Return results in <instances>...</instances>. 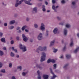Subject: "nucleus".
Listing matches in <instances>:
<instances>
[{
    "instance_id": "obj_27",
    "label": "nucleus",
    "mask_w": 79,
    "mask_h": 79,
    "mask_svg": "<svg viewBox=\"0 0 79 79\" xmlns=\"http://www.w3.org/2000/svg\"><path fill=\"white\" fill-rule=\"evenodd\" d=\"M3 55V52L2 51H0V56H2Z\"/></svg>"
},
{
    "instance_id": "obj_46",
    "label": "nucleus",
    "mask_w": 79,
    "mask_h": 79,
    "mask_svg": "<svg viewBox=\"0 0 79 79\" xmlns=\"http://www.w3.org/2000/svg\"><path fill=\"white\" fill-rule=\"evenodd\" d=\"M2 35H3V33H0V36L2 37Z\"/></svg>"
},
{
    "instance_id": "obj_23",
    "label": "nucleus",
    "mask_w": 79,
    "mask_h": 79,
    "mask_svg": "<svg viewBox=\"0 0 79 79\" xmlns=\"http://www.w3.org/2000/svg\"><path fill=\"white\" fill-rule=\"evenodd\" d=\"M79 50V47L78 48H77L74 51V52L75 53H77V51H78V50Z\"/></svg>"
},
{
    "instance_id": "obj_1",
    "label": "nucleus",
    "mask_w": 79,
    "mask_h": 79,
    "mask_svg": "<svg viewBox=\"0 0 79 79\" xmlns=\"http://www.w3.org/2000/svg\"><path fill=\"white\" fill-rule=\"evenodd\" d=\"M39 50L40 51H46L47 47H42L40 46H39L38 48L36 50V52L38 53H39Z\"/></svg>"
},
{
    "instance_id": "obj_11",
    "label": "nucleus",
    "mask_w": 79,
    "mask_h": 79,
    "mask_svg": "<svg viewBox=\"0 0 79 79\" xmlns=\"http://www.w3.org/2000/svg\"><path fill=\"white\" fill-rule=\"evenodd\" d=\"M44 27V24L43 23H42L40 27V29L42 31H44V29H45V28Z\"/></svg>"
},
{
    "instance_id": "obj_12",
    "label": "nucleus",
    "mask_w": 79,
    "mask_h": 79,
    "mask_svg": "<svg viewBox=\"0 0 79 79\" xmlns=\"http://www.w3.org/2000/svg\"><path fill=\"white\" fill-rule=\"evenodd\" d=\"M37 73L38 75V79H41V76H40V71H39V70H38Z\"/></svg>"
},
{
    "instance_id": "obj_2",
    "label": "nucleus",
    "mask_w": 79,
    "mask_h": 79,
    "mask_svg": "<svg viewBox=\"0 0 79 79\" xmlns=\"http://www.w3.org/2000/svg\"><path fill=\"white\" fill-rule=\"evenodd\" d=\"M42 56L41 57V62H42V61H45V57H46V54L44 52H42Z\"/></svg>"
},
{
    "instance_id": "obj_50",
    "label": "nucleus",
    "mask_w": 79,
    "mask_h": 79,
    "mask_svg": "<svg viewBox=\"0 0 79 79\" xmlns=\"http://www.w3.org/2000/svg\"><path fill=\"white\" fill-rule=\"evenodd\" d=\"M20 29V27H17V30H19V29Z\"/></svg>"
},
{
    "instance_id": "obj_45",
    "label": "nucleus",
    "mask_w": 79,
    "mask_h": 79,
    "mask_svg": "<svg viewBox=\"0 0 79 79\" xmlns=\"http://www.w3.org/2000/svg\"><path fill=\"white\" fill-rule=\"evenodd\" d=\"M46 10L45 8H43V11H45Z\"/></svg>"
},
{
    "instance_id": "obj_49",
    "label": "nucleus",
    "mask_w": 79,
    "mask_h": 79,
    "mask_svg": "<svg viewBox=\"0 0 79 79\" xmlns=\"http://www.w3.org/2000/svg\"><path fill=\"white\" fill-rule=\"evenodd\" d=\"M3 50H6V48L5 47H4L3 48Z\"/></svg>"
},
{
    "instance_id": "obj_3",
    "label": "nucleus",
    "mask_w": 79,
    "mask_h": 79,
    "mask_svg": "<svg viewBox=\"0 0 79 79\" xmlns=\"http://www.w3.org/2000/svg\"><path fill=\"white\" fill-rule=\"evenodd\" d=\"M19 47L21 49V50H23V52H26L27 50L26 48V47L25 46L22 45V44H20L19 46Z\"/></svg>"
},
{
    "instance_id": "obj_59",
    "label": "nucleus",
    "mask_w": 79,
    "mask_h": 79,
    "mask_svg": "<svg viewBox=\"0 0 79 79\" xmlns=\"http://www.w3.org/2000/svg\"><path fill=\"white\" fill-rule=\"evenodd\" d=\"M61 25H63V23H60Z\"/></svg>"
},
{
    "instance_id": "obj_42",
    "label": "nucleus",
    "mask_w": 79,
    "mask_h": 79,
    "mask_svg": "<svg viewBox=\"0 0 79 79\" xmlns=\"http://www.w3.org/2000/svg\"><path fill=\"white\" fill-rule=\"evenodd\" d=\"M66 50V46H65L64 47V48H63V50L64 51V50Z\"/></svg>"
},
{
    "instance_id": "obj_35",
    "label": "nucleus",
    "mask_w": 79,
    "mask_h": 79,
    "mask_svg": "<svg viewBox=\"0 0 79 79\" xmlns=\"http://www.w3.org/2000/svg\"><path fill=\"white\" fill-rule=\"evenodd\" d=\"M76 2L73 1L72 2V4L73 5H76Z\"/></svg>"
},
{
    "instance_id": "obj_51",
    "label": "nucleus",
    "mask_w": 79,
    "mask_h": 79,
    "mask_svg": "<svg viewBox=\"0 0 79 79\" xmlns=\"http://www.w3.org/2000/svg\"><path fill=\"white\" fill-rule=\"evenodd\" d=\"M45 3L46 5H48V2H45Z\"/></svg>"
},
{
    "instance_id": "obj_55",
    "label": "nucleus",
    "mask_w": 79,
    "mask_h": 79,
    "mask_svg": "<svg viewBox=\"0 0 79 79\" xmlns=\"http://www.w3.org/2000/svg\"><path fill=\"white\" fill-rule=\"evenodd\" d=\"M60 58H63V56L62 55L60 57Z\"/></svg>"
},
{
    "instance_id": "obj_22",
    "label": "nucleus",
    "mask_w": 79,
    "mask_h": 79,
    "mask_svg": "<svg viewBox=\"0 0 79 79\" xmlns=\"http://www.w3.org/2000/svg\"><path fill=\"white\" fill-rule=\"evenodd\" d=\"M71 43L70 44V45L71 47H72L74 45V44H73V40H71Z\"/></svg>"
},
{
    "instance_id": "obj_36",
    "label": "nucleus",
    "mask_w": 79,
    "mask_h": 79,
    "mask_svg": "<svg viewBox=\"0 0 79 79\" xmlns=\"http://www.w3.org/2000/svg\"><path fill=\"white\" fill-rule=\"evenodd\" d=\"M34 27H35V28H37V27H38V25H37L36 24H34Z\"/></svg>"
},
{
    "instance_id": "obj_13",
    "label": "nucleus",
    "mask_w": 79,
    "mask_h": 79,
    "mask_svg": "<svg viewBox=\"0 0 79 79\" xmlns=\"http://www.w3.org/2000/svg\"><path fill=\"white\" fill-rule=\"evenodd\" d=\"M24 2L26 4L29 5H32V4L30 3V1H27L26 0H24Z\"/></svg>"
},
{
    "instance_id": "obj_4",
    "label": "nucleus",
    "mask_w": 79,
    "mask_h": 79,
    "mask_svg": "<svg viewBox=\"0 0 79 79\" xmlns=\"http://www.w3.org/2000/svg\"><path fill=\"white\" fill-rule=\"evenodd\" d=\"M50 71H51V73L52 74H53V77L51 78L52 79H55V78L56 77V76L55 74H54V73L52 71V68L50 69Z\"/></svg>"
},
{
    "instance_id": "obj_31",
    "label": "nucleus",
    "mask_w": 79,
    "mask_h": 79,
    "mask_svg": "<svg viewBox=\"0 0 79 79\" xmlns=\"http://www.w3.org/2000/svg\"><path fill=\"white\" fill-rule=\"evenodd\" d=\"M22 69V67L21 66L17 67V69H19L20 71Z\"/></svg>"
},
{
    "instance_id": "obj_56",
    "label": "nucleus",
    "mask_w": 79,
    "mask_h": 79,
    "mask_svg": "<svg viewBox=\"0 0 79 79\" xmlns=\"http://www.w3.org/2000/svg\"><path fill=\"white\" fill-rule=\"evenodd\" d=\"M42 8H45V6L43 5L42 6Z\"/></svg>"
},
{
    "instance_id": "obj_10",
    "label": "nucleus",
    "mask_w": 79,
    "mask_h": 79,
    "mask_svg": "<svg viewBox=\"0 0 79 79\" xmlns=\"http://www.w3.org/2000/svg\"><path fill=\"white\" fill-rule=\"evenodd\" d=\"M43 77L44 79H48V75H44L43 76Z\"/></svg>"
},
{
    "instance_id": "obj_34",
    "label": "nucleus",
    "mask_w": 79,
    "mask_h": 79,
    "mask_svg": "<svg viewBox=\"0 0 79 79\" xmlns=\"http://www.w3.org/2000/svg\"><path fill=\"white\" fill-rule=\"evenodd\" d=\"M52 3L54 4V3H56V1L55 0H52Z\"/></svg>"
},
{
    "instance_id": "obj_37",
    "label": "nucleus",
    "mask_w": 79,
    "mask_h": 79,
    "mask_svg": "<svg viewBox=\"0 0 79 79\" xmlns=\"http://www.w3.org/2000/svg\"><path fill=\"white\" fill-rule=\"evenodd\" d=\"M9 67L10 68H11L12 67V64L10 63L9 64Z\"/></svg>"
},
{
    "instance_id": "obj_30",
    "label": "nucleus",
    "mask_w": 79,
    "mask_h": 79,
    "mask_svg": "<svg viewBox=\"0 0 79 79\" xmlns=\"http://www.w3.org/2000/svg\"><path fill=\"white\" fill-rule=\"evenodd\" d=\"M10 56H15V54H14V53L12 52H11L10 54Z\"/></svg>"
},
{
    "instance_id": "obj_15",
    "label": "nucleus",
    "mask_w": 79,
    "mask_h": 79,
    "mask_svg": "<svg viewBox=\"0 0 79 79\" xmlns=\"http://www.w3.org/2000/svg\"><path fill=\"white\" fill-rule=\"evenodd\" d=\"M55 43V40H53V41H51V44L50 45V47H51L53 45H54V44Z\"/></svg>"
},
{
    "instance_id": "obj_19",
    "label": "nucleus",
    "mask_w": 79,
    "mask_h": 79,
    "mask_svg": "<svg viewBox=\"0 0 79 79\" xmlns=\"http://www.w3.org/2000/svg\"><path fill=\"white\" fill-rule=\"evenodd\" d=\"M1 41L5 43V38H2L1 39Z\"/></svg>"
},
{
    "instance_id": "obj_16",
    "label": "nucleus",
    "mask_w": 79,
    "mask_h": 79,
    "mask_svg": "<svg viewBox=\"0 0 79 79\" xmlns=\"http://www.w3.org/2000/svg\"><path fill=\"white\" fill-rule=\"evenodd\" d=\"M66 58H67V59H69V58H71V55L68 54H66Z\"/></svg>"
},
{
    "instance_id": "obj_53",
    "label": "nucleus",
    "mask_w": 79,
    "mask_h": 79,
    "mask_svg": "<svg viewBox=\"0 0 79 79\" xmlns=\"http://www.w3.org/2000/svg\"><path fill=\"white\" fill-rule=\"evenodd\" d=\"M25 32H28V30L27 29H25Z\"/></svg>"
},
{
    "instance_id": "obj_44",
    "label": "nucleus",
    "mask_w": 79,
    "mask_h": 79,
    "mask_svg": "<svg viewBox=\"0 0 79 79\" xmlns=\"http://www.w3.org/2000/svg\"><path fill=\"white\" fill-rule=\"evenodd\" d=\"M2 67V64L0 62V68Z\"/></svg>"
},
{
    "instance_id": "obj_38",
    "label": "nucleus",
    "mask_w": 79,
    "mask_h": 79,
    "mask_svg": "<svg viewBox=\"0 0 79 79\" xmlns=\"http://www.w3.org/2000/svg\"><path fill=\"white\" fill-rule=\"evenodd\" d=\"M26 74H27V73H24V72H23L22 73V75L23 76H25Z\"/></svg>"
},
{
    "instance_id": "obj_14",
    "label": "nucleus",
    "mask_w": 79,
    "mask_h": 79,
    "mask_svg": "<svg viewBox=\"0 0 79 79\" xmlns=\"http://www.w3.org/2000/svg\"><path fill=\"white\" fill-rule=\"evenodd\" d=\"M57 31H58V29L55 28L53 31V32L54 34H56L57 33Z\"/></svg>"
},
{
    "instance_id": "obj_21",
    "label": "nucleus",
    "mask_w": 79,
    "mask_h": 79,
    "mask_svg": "<svg viewBox=\"0 0 79 79\" xmlns=\"http://www.w3.org/2000/svg\"><path fill=\"white\" fill-rule=\"evenodd\" d=\"M52 8L53 10H54V11H56V10H55V5H53L52 6Z\"/></svg>"
},
{
    "instance_id": "obj_52",
    "label": "nucleus",
    "mask_w": 79,
    "mask_h": 79,
    "mask_svg": "<svg viewBox=\"0 0 79 79\" xmlns=\"http://www.w3.org/2000/svg\"><path fill=\"white\" fill-rule=\"evenodd\" d=\"M29 18H27L26 20H27V21H29Z\"/></svg>"
},
{
    "instance_id": "obj_18",
    "label": "nucleus",
    "mask_w": 79,
    "mask_h": 79,
    "mask_svg": "<svg viewBox=\"0 0 79 79\" xmlns=\"http://www.w3.org/2000/svg\"><path fill=\"white\" fill-rule=\"evenodd\" d=\"M15 23V20H12L10 22V24H13Z\"/></svg>"
},
{
    "instance_id": "obj_47",
    "label": "nucleus",
    "mask_w": 79,
    "mask_h": 79,
    "mask_svg": "<svg viewBox=\"0 0 79 79\" xmlns=\"http://www.w3.org/2000/svg\"><path fill=\"white\" fill-rule=\"evenodd\" d=\"M7 26V23H4V26Z\"/></svg>"
},
{
    "instance_id": "obj_26",
    "label": "nucleus",
    "mask_w": 79,
    "mask_h": 79,
    "mask_svg": "<svg viewBox=\"0 0 79 79\" xmlns=\"http://www.w3.org/2000/svg\"><path fill=\"white\" fill-rule=\"evenodd\" d=\"M1 73H5V69H2L1 70Z\"/></svg>"
},
{
    "instance_id": "obj_8",
    "label": "nucleus",
    "mask_w": 79,
    "mask_h": 79,
    "mask_svg": "<svg viewBox=\"0 0 79 79\" xmlns=\"http://www.w3.org/2000/svg\"><path fill=\"white\" fill-rule=\"evenodd\" d=\"M23 1H24V0H21V1H20L19 2V3H16L15 4V7H17V6H18V5H19H19H20V4H21V3H22V2H23Z\"/></svg>"
},
{
    "instance_id": "obj_9",
    "label": "nucleus",
    "mask_w": 79,
    "mask_h": 79,
    "mask_svg": "<svg viewBox=\"0 0 79 79\" xmlns=\"http://www.w3.org/2000/svg\"><path fill=\"white\" fill-rule=\"evenodd\" d=\"M67 33L68 31L67 30V29L66 28H65L64 31V35H67Z\"/></svg>"
},
{
    "instance_id": "obj_54",
    "label": "nucleus",
    "mask_w": 79,
    "mask_h": 79,
    "mask_svg": "<svg viewBox=\"0 0 79 79\" xmlns=\"http://www.w3.org/2000/svg\"><path fill=\"white\" fill-rule=\"evenodd\" d=\"M32 41H33L32 39H30V41L31 42H32Z\"/></svg>"
},
{
    "instance_id": "obj_29",
    "label": "nucleus",
    "mask_w": 79,
    "mask_h": 79,
    "mask_svg": "<svg viewBox=\"0 0 79 79\" xmlns=\"http://www.w3.org/2000/svg\"><path fill=\"white\" fill-rule=\"evenodd\" d=\"M53 69H56V64H55L53 65Z\"/></svg>"
},
{
    "instance_id": "obj_7",
    "label": "nucleus",
    "mask_w": 79,
    "mask_h": 79,
    "mask_svg": "<svg viewBox=\"0 0 79 79\" xmlns=\"http://www.w3.org/2000/svg\"><path fill=\"white\" fill-rule=\"evenodd\" d=\"M42 33H40L39 35L38 36V40H42Z\"/></svg>"
},
{
    "instance_id": "obj_32",
    "label": "nucleus",
    "mask_w": 79,
    "mask_h": 79,
    "mask_svg": "<svg viewBox=\"0 0 79 79\" xmlns=\"http://www.w3.org/2000/svg\"><path fill=\"white\" fill-rule=\"evenodd\" d=\"M68 66V64H66L64 66V69H66L67 68Z\"/></svg>"
},
{
    "instance_id": "obj_28",
    "label": "nucleus",
    "mask_w": 79,
    "mask_h": 79,
    "mask_svg": "<svg viewBox=\"0 0 79 79\" xmlns=\"http://www.w3.org/2000/svg\"><path fill=\"white\" fill-rule=\"evenodd\" d=\"M12 48L13 50L14 51H15V52H17V50L15 49L14 47H12Z\"/></svg>"
},
{
    "instance_id": "obj_43",
    "label": "nucleus",
    "mask_w": 79,
    "mask_h": 79,
    "mask_svg": "<svg viewBox=\"0 0 79 79\" xmlns=\"http://www.w3.org/2000/svg\"><path fill=\"white\" fill-rule=\"evenodd\" d=\"M16 39L18 40H19V37L17 36L16 37Z\"/></svg>"
},
{
    "instance_id": "obj_39",
    "label": "nucleus",
    "mask_w": 79,
    "mask_h": 79,
    "mask_svg": "<svg viewBox=\"0 0 79 79\" xmlns=\"http://www.w3.org/2000/svg\"><path fill=\"white\" fill-rule=\"evenodd\" d=\"M14 28V27L13 26H11L10 27V29H13Z\"/></svg>"
},
{
    "instance_id": "obj_5",
    "label": "nucleus",
    "mask_w": 79,
    "mask_h": 79,
    "mask_svg": "<svg viewBox=\"0 0 79 79\" xmlns=\"http://www.w3.org/2000/svg\"><path fill=\"white\" fill-rule=\"evenodd\" d=\"M47 63H49L51 62V63H55V60L54 59H49L47 61Z\"/></svg>"
},
{
    "instance_id": "obj_58",
    "label": "nucleus",
    "mask_w": 79,
    "mask_h": 79,
    "mask_svg": "<svg viewBox=\"0 0 79 79\" xmlns=\"http://www.w3.org/2000/svg\"><path fill=\"white\" fill-rule=\"evenodd\" d=\"M57 18L59 20H60V17H57Z\"/></svg>"
},
{
    "instance_id": "obj_25",
    "label": "nucleus",
    "mask_w": 79,
    "mask_h": 79,
    "mask_svg": "<svg viewBox=\"0 0 79 79\" xmlns=\"http://www.w3.org/2000/svg\"><path fill=\"white\" fill-rule=\"evenodd\" d=\"M36 67H38V68H39L40 69H42V68L40 66H39V65L38 64H37L36 65Z\"/></svg>"
},
{
    "instance_id": "obj_61",
    "label": "nucleus",
    "mask_w": 79,
    "mask_h": 79,
    "mask_svg": "<svg viewBox=\"0 0 79 79\" xmlns=\"http://www.w3.org/2000/svg\"><path fill=\"white\" fill-rule=\"evenodd\" d=\"M58 8V6H56V8Z\"/></svg>"
},
{
    "instance_id": "obj_62",
    "label": "nucleus",
    "mask_w": 79,
    "mask_h": 79,
    "mask_svg": "<svg viewBox=\"0 0 79 79\" xmlns=\"http://www.w3.org/2000/svg\"><path fill=\"white\" fill-rule=\"evenodd\" d=\"M17 58H19V55H17L16 56Z\"/></svg>"
},
{
    "instance_id": "obj_6",
    "label": "nucleus",
    "mask_w": 79,
    "mask_h": 79,
    "mask_svg": "<svg viewBox=\"0 0 79 79\" xmlns=\"http://www.w3.org/2000/svg\"><path fill=\"white\" fill-rule=\"evenodd\" d=\"M22 37L23 39V40L25 42H27V38L25 36L24 34H23L22 35Z\"/></svg>"
},
{
    "instance_id": "obj_17",
    "label": "nucleus",
    "mask_w": 79,
    "mask_h": 79,
    "mask_svg": "<svg viewBox=\"0 0 79 79\" xmlns=\"http://www.w3.org/2000/svg\"><path fill=\"white\" fill-rule=\"evenodd\" d=\"M33 11H35L34 13H37V7H35L33 9Z\"/></svg>"
},
{
    "instance_id": "obj_57",
    "label": "nucleus",
    "mask_w": 79,
    "mask_h": 79,
    "mask_svg": "<svg viewBox=\"0 0 79 79\" xmlns=\"http://www.w3.org/2000/svg\"><path fill=\"white\" fill-rule=\"evenodd\" d=\"M48 33H47L45 35L46 36H48Z\"/></svg>"
},
{
    "instance_id": "obj_24",
    "label": "nucleus",
    "mask_w": 79,
    "mask_h": 79,
    "mask_svg": "<svg viewBox=\"0 0 79 79\" xmlns=\"http://www.w3.org/2000/svg\"><path fill=\"white\" fill-rule=\"evenodd\" d=\"M71 26L69 24H67L66 25V27H67V28H69V27H70Z\"/></svg>"
},
{
    "instance_id": "obj_41",
    "label": "nucleus",
    "mask_w": 79,
    "mask_h": 79,
    "mask_svg": "<svg viewBox=\"0 0 79 79\" xmlns=\"http://www.w3.org/2000/svg\"><path fill=\"white\" fill-rule=\"evenodd\" d=\"M11 44H14V41L12 40L11 41Z\"/></svg>"
},
{
    "instance_id": "obj_63",
    "label": "nucleus",
    "mask_w": 79,
    "mask_h": 79,
    "mask_svg": "<svg viewBox=\"0 0 79 79\" xmlns=\"http://www.w3.org/2000/svg\"><path fill=\"white\" fill-rule=\"evenodd\" d=\"M47 12H48V13H49V12H50V10H47Z\"/></svg>"
},
{
    "instance_id": "obj_48",
    "label": "nucleus",
    "mask_w": 79,
    "mask_h": 79,
    "mask_svg": "<svg viewBox=\"0 0 79 79\" xmlns=\"http://www.w3.org/2000/svg\"><path fill=\"white\" fill-rule=\"evenodd\" d=\"M12 79H16V78H15V77L14 76L12 77Z\"/></svg>"
},
{
    "instance_id": "obj_33",
    "label": "nucleus",
    "mask_w": 79,
    "mask_h": 79,
    "mask_svg": "<svg viewBox=\"0 0 79 79\" xmlns=\"http://www.w3.org/2000/svg\"><path fill=\"white\" fill-rule=\"evenodd\" d=\"M57 51H58V49H54L53 51V52L54 53H56Z\"/></svg>"
},
{
    "instance_id": "obj_20",
    "label": "nucleus",
    "mask_w": 79,
    "mask_h": 79,
    "mask_svg": "<svg viewBox=\"0 0 79 79\" xmlns=\"http://www.w3.org/2000/svg\"><path fill=\"white\" fill-rule=\"evenodd\" d=\"M27 26H23V27L22 28V31H24L25 29V28H26Z\"/></svg>"
},
{
    "instance_id": "obj_64",
    "label": "nucleus",
    "mask_w": 79,
    "mask_h": 79,
    "mask_svg": "<svg viewBox=\"0 0 79 79\" xmlns=\"http://www.w3.org/2000/svg\"><path fill=\"white\" fill-rule=\"evenodd\" d=\"M46 31L47 33H48V30H47Z\"/></svg>"
},
{
    "instance_id": "obj_60",
    "label": "nucleus",
    "mask_w": 79,
    "mask_h": 79,
    "mask_svg": "<svg viewBox=\"0 0 79 79\" xmlns=\"http://www.w3.org/2000/svg\"><path fill=\"white\" fill-rule=\"evenodd\" d=\"M77 36H78V37H79V33H78L77 34Z\"/></svg>"
},
{
    "instance_id": "obj_40",
    "label": "nucleus",
    "mask_w": 79,
    "mask_h": 79,
    "mask_svg": "<svg viewBox=\"0 0 79 79\" xmlns=\"http://www.w3.org/2000/svg\"><path fill=\"white\" fill-rule=\"evenodd\" d=\"M61 2L63 4L64 3H65V1H64V0H63Z\"/></svg>"
}]
</instances>
